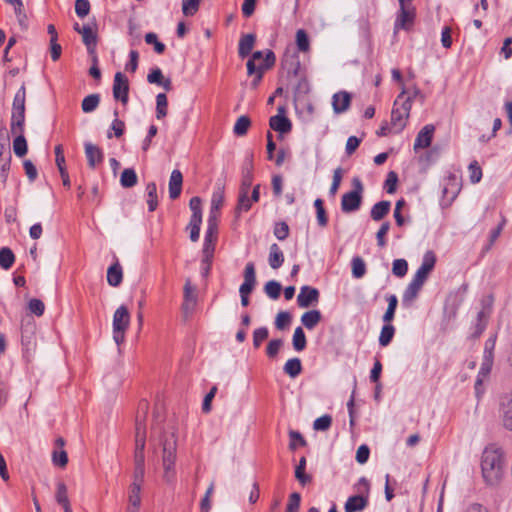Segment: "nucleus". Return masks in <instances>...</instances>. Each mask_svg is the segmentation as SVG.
I'll return each mask as SVG.
<instances>
[{"label": "nucleus", "mask_w": 512, "mask_h": 512, "mask_svg": "<svg viewBox=\"0 0 512 512\" xmlns=\"http://www.w3.org/2000/svg\"><path fill=\"white\" fill-rule=\"evenodd\" d=\"M182 183V173L177 169L173 170L169 179V196L171 199H176L180 196Z\"/></svg>", "instance_id": "nucleus-23"}, {"label": "nucleus", "mask_w": 512, "mask_h": 512, "mask_svg": "<svg viewBox=\"0 0 512 512\" xmlns=\"http://www.w3.org/2000/svg\"><path fill=\"white\" fill-rule=\"evenodd\" d=\"M99 94H90L82 100L81 108L84 113H91L99 106Z\"/></svg>", "instance_id": "nucleus-34"}, {"label": "nucleus", "mask_w": 512, "mask_h": 512, "mask_svg": "<svg viewBox=\"0 0 512 512\" xmlns=\"http://www.w3.org/2000/svg\"><path fill=\"white\" fill-rule=\"evenodd\" d=\"M25 121V110H12L11 119V132L13 134L23 133V126Z\"/></svg>", "instance_id": "nucleus-30"}, {"label": "nucleus", "mask_w": 512, "mask_h": 512, "mask_svg": "<svg viewBox=\"0 0 512 512\" xmlns=\"http://www.w3.org/2000/svg\"><path fill=\"white\" fill-rule=\"evenodd\" d=\"M90 11V3L88 0H76L75 2V12L76 14L83 18L89 14Z\"/></svg>", "instance_id": "nucleus-60"}, {"label": "nucleus", "mask_w": 512, "mask_h": 512, "mask_svg": "<svg viewBox=\"0 0 512 512\" xmlns=\"http://www.w3.org/2000/svg\"><path fill=\"white\" fill-rule=\"evenodd\" d=\"M314 206L316 208L318 224L322 227H325L327 225L328 219L323 206V201L321 199H316L314 202Z\"/></svg>", "instance_id": "nucleus-54"}, {"label": "nucleus", "mask_w": 512, "mask_h": 512, "mask_svg": "<svg viewBox=\"0 0 512 512\" xmlns=\"http://www.w3.org/2000/svg\"><path fill=\"white\" fill-rule=\"evenodd\" d=\"M366 272V266L362 258L354 257L352 259V274L355 278H361Z\"/></svg>", "instance_id": "nucleus-51"}, {"label": "nucleus", "mask_w": 512, "mask_h": 512, "mask_svg": "<svg viewBox=\"0 0 512 512\" xmlns=\"http://www.w3.org/2000/svg\"><path fill=\"white\" fill-rule=\"evenodd\" d=\"M264 291L272 299H277L280 296L281 285L275 280L268 281L265 284Z\"/></svg>", "instance_id": "nucleus-50"}, {"label": "nucleus", "mask_w": 512, "mask_h": 512, "mask_svg": "<svg viewBox=\"0 0 512 512\" xmlns=\"http://www.w3.org/2000/svg\"><path fill=\"white\" fill-rule=\"evenodd\" d=\"M168 113V101L167 96L164 93H159L156 96V118L162 119L166 117Z\"/></svg>", "instance_id": "nucleus-37"}, {"label": "nucleus", "mask_w": 512, "mask_h": 512, "mask_svg": "<svg viewBox=\"0 0 512 512\" xmlns=\"http://www.w3.org/2000/svg\"><path fill=\"white\" fill-rule=\"evenodd\" d=\"M394 332H395V329L392 325L388 324V325H384L382 327V330H381V333H380V337H379V343L381 346H387L393 336H394Z\"/></svg>", "instance_id": "nucleus-48"}, {"label": "nucleus", "mask_w": 512, "mask_h": 512, "mask_svg": "<svg viewBox=\"0 0 512 512\" xmlns=\"http://www.w3.org/2000/svg\"><path fill=\"white\" fill-rule=\"evenodd\" d=\"M145 443L146 427L145 424L137 417L135 427L133 482L130 485H136L139 487L143 486L145 478Z\"/></svg>", "instance_id": "nucleus-3"}, {"label": "nucleus", "mask_w": 512, "mask_h": 512, "mask_svg": "<svg viewBox=\"0 0 512 512\" xmlns=\"http://www.w3.org/2000/svg\"><path fill=\"white\" fill-rule=\"evenodd\" d=\"M492 307V299L489 298L487 303L483 305L482 309L478 312L477 315V324H476V336H479L485 329L487 320L491 313Z\"/></svg>", "instance_id": "nucleus-24"}, {"label": "nucleus", "mask_w": 512, "mask_h": 512, "mask_svg": "<svg viewBox=\"0 0 512 512\" xmlns=\"http://www.w3.org/2000/svg\"><path fill=\"white\" fill-rule=\"evenodd\" d=\"M29 310L37 315L42 316L45 310V305L40 299L33 298L28 303Z\"/></svg>", "instance_id": "nucleus-61"}, {"label": "nucleus", "mask_w": 512, "mask_h": 512, "mask_svg": "<svg viewBox=\"0 0 512 512\" xmlns=\"http://www.w3.org/2000/svg\"><path fill=\"white\" fill-rule=\"evenodd\" d=\"M296 44L301 52H307L310 49V42L307 33L303 29L296 32Z\"/></svg>", "instance_id": "nucleus-46"}, {"label": "nucleus", "mask_w": 512, "mask_h": 512, "mask_svg": "<svg viewBox=\"0 0 512 512\" xmlns=\"http://www.w3.org/2000/svg\"><path fill=\"white\" fill-rule=\"evenodd\" d=\"M202 200L200 197L195 196L190 199L189 207L192 211L191 217H202Z\"/></svg>", "instance_id": "nucleus-62"}, {"label": "nucleus", "mask_w": 512, "mask_h": 512, "mask_svg": "<svg viewBox=\"0 0 512 512\" xmlns=\"http://www.w3.org/2000/svg\"><path fill=\"white\" fill-rule=\"evenodd\" d=\"M218 235V221L207 219V229L205 232L204 242L216 243Z\"/></svg>", "instance_id": "nucleus-45"}, {"label": "nucleus", "mask_w": 512, "mask_h": 512, "mask_svg": "<svg viewBox=\"0 0 512 512\" xmlns=\"http://www.w3.org/2000/svg\"><path fill=\"white\" fill-rule=\"evenodd\" d=\"M145 41L147 44L154 45V49L158 54H161L164 52L165 45L162 42L158 41L157 35L155 33H152V32L147 33L145 35Z\"/></svg>", "instance_id": "nucleus-58"}, {"label": "nucleus", "mask_w": 512, "mask_h": 512, "mask_svg": "<svg viewBox=\"0 0 512 512\" xmlns=\"http://www.w3.org/2000/svg\"><path fill=\"white\" fill-rule=\"evenodd\" d=\"M408 271V264L407 261L404 259H397L394 260L393 266H392V272L394 275L398 277H403L406 275Z\"/></svg>", "instance_id": "nucleus-55"}, {"label": "nucleus", "mask_w": 512, "mask_h": 512, "mask_svg": "<svg viewBox=\"0 0 512 512\" xmlns=\"http://www.w3.org/2000/svg\"><path fill=\"white\" fill-rule=\"evenodd\" d=\"M52 462L55 466H58L60 468L66 467L68 463V456L65 450H55L52 453Z\"/></svg>", "instance_id": "nucleus-53"}, {"label": "nucleus", "mask_w": 512, "mask_h": 512, "mask_svg": "<svg viewBox=\"0 0 512 512\" xmlns=\"http://www.w3.org/2000/svg\"><path fill=\"white\" fill-rule=\"evenodd\" d=\"M319 300V292L316 288L303 286L297 296V303L301 308H308Z\"/></svg>", "instance_id": "nucleus-16"}, {"label": "nucleus", "mask_w": 512, "mask_h": 512, "mask_svg": "<svg viewBox=\"0 0 512 512\" xmlns=\"http://www.w3.org/2000/svg\"><path fill=\"white\" fill-rule=\"evenodd\" d=\"M129 81L128 78L121 72H117L114 76L113 82V97L121 101L123 104L128 102Z\"/></svg>", "instance_id": "nucleus-11"}, {"label": "nucleus", "mask_w": 512, "mask_h": 512, "mask_svg": "<svg viewBox=\"0 0 512 512\" xmlns=\"http://www.w3.org/2000/svg\"><path fill=\"white\" fill-rule=\"evenodd\" d=\"M17 137L13 141V150L16 156L23 157L27 153V142L23 133H16Z\"/></svg>", "instance_id": "nucleus-43"}, {"label": "nucleus", "mask_w": 512, "mask_h": 512, "mask_svg": "<svg viewBox=\"0 0 512 512\" xmlns=\"http://www.w3.org/2000/svg\"><path fill=\"white\" fill-rule=\"evenodd\" d=\"M147 192V204L149 211H154L157 208L158 200H157V187L154 182L148 183L146 186Z\"/></svg>", "instance_id": "nucleus-39"}, {"label": "nucleus", "mask_w": 512, "mask_h": 512, "mask_svg": "<svg viewBox=\"0 0 512 512\" xmlns=\"http://www.w3.org/2000/svg\"><path fill=\"white\" fill-rule=\"evenodd\" d=\"M85 155L87 157L88 165L90 168H95L103 161L102 150L90 142L85 143Z\"/></svg>", "instance_id": "nucleus-21"}, {"label": "nucleus", "mask_w": 512, "mask_h": 512, "mask_svg": "<svg viewBox=\"0 0 512 512\" xmlns=\"http://www.w3.org/2000/svg\"><path fill=\"white\" fill-rule=\"evenodd\" d=\"M25 100H26V89H25V86L22 85L20 87V89L15 94L12 110H16V111L25 110Z\"/></svg>", "instance_id": "nucleus-47"}, {"label": "nucleus", "mask_w": 512, "mask_h": 512, "mask_svg": "<svg viewBox=\"0 0 512 512\" xmlns=\"http://www.w3.org/2000/svg\"><path fill=\"white\" fill-rule=\"evenodd\" d=\"M142 487L130 485L125 512H140Z\"/></svg>", "instance_id": "nucleus-18"}, {"label": "nucleus", "mask_w": 512, "mask_h": 512, "mask_svg": "<svg viewBox=\"0 0 512 512\" xmlns=\"http://www.w3.org/2000/svg\"><path fill=\"white\" fill-rule=\"evenodd\" d=\"M389 201H380L376 203L371 209V218L375 221H380L390 210Z\"/></svg>", "instance_id": "nucleus-33"}, {"label": "nucleus", "mask_w": 512, "mask_h": 512, "mask_svg": "<svg viewBox=\"0 0 512 512\" xmlns=\"http://www.w3.org/2000/svg\"><path fill=\"white\" fill-rule=\"evenodd\" d=\"M15 261V256L13 251L8 247H3L0 249V266L8 270L12 267Z\"/></svg>", "instance_id": "nucleus-35"}, {"label": "nucleus", "mask_w": 512, "mask_h": 512, "mask_svg": "<svg viewBox=\"0 0 512 512\" xmlns=\"http://www.w3.org/2000/svg\"><path fill=\"white\" fill-rule=\"evenodd\" d=\"M321 317L319 310H310L301 316V322L307 329L312 330L321 321Z\"/></svg>", "instance_id": "nucleus-29"}, {"label": "nucleus", "mask_w": 512, "mask_h": 512, "mask_svg": "<svg viewBox=\"0 0 512 512\" xmlns=\"http://www.w3.org/2000/svg\"><path fill=\"white\" fill-rule=\"evenodd\" d=\"M120 183L125 188L135 186L137 183L136 172L131 168L124 169L121 174Z\"/></svg>", "instance_id": "nucleus-40"}, {"label": "nucleus", "mask_w": 512, "mask_h": 512, "mask_svg": "<svg viewBox=\"0 0 512 512\" xmlns=\"http://www.w3.org/2000/svg\"><path fill=\"white\" fill-rule=\"evenodd\" d=\"M469 179L471 183L476 184L480 182L482 178V169L477 161H472L468 167Z\"/></svg>", "instance_id": "nucleus-52"}, {"label": "nucleus", "mask_w": 512, "mask_h": 512, "mask_svg": "<svg viewBox=\"0 0 512 512\" xmlns=\"http://www.w3.org/2000/svg\"><path fill=\"white\" fill-rule=\"evenodd\" d=\"M255 43V36L253 34L244 35L239 42V55L244 58L250 54Z\"/></svg>", "instance_id": "nucleus-31"}, {"label": "nucleus", "mask_w": 512, "mask_h": 512, "mask_svg": "<svg viewBox=\"0 0 512 512\" xmlns=\"http://www.w3.org/2000/svg\"><path fill=\"white\" fill-rule=\"evenodd\" d=\"M284 107H278V114L272 116L269 120L271 129L281 134H287L292 129L291 121L284 115Z\"/></svg>", "instance_id": "nucleus-15"}, {"label": "nucleus", "mask_w": 512, "mask_h": 512, "mask_svg": "<svg viewBox=\"0 0 512 512\" xmlns=\"http://www.w3.org/2000/svg\"><path fill=\"white\" fill-rule=\"evenodd\" d=\"M406 89H402L394 102V107L391 113V129L394 133L401 132L406 124L410 115L412 107V97L405 96Z\"/></svg>", "instance_id": "nucleus-4"}, {"label": "nucleus", "mask_w": 512, "mask_h": 512, "mask_svg": "<svg viewBox=\"0 0 512 512\" xmlns=\"http://www.w3.org/2000/svg\"><path fill=\"white\" fill-rule=\"evenodd\" d=\"M269 265L272 269H278L284 262V255L277 244H272L269 251Z\"/></svg>", "instance_id": "nucleus-28"}, {"label": "nucleus", "mask_w": 512, "mask_h": 512, "mask_svg": "<svg viewBox=\"0 0 512 512\" xmlns=\"http://www.w3.org/2000/svg\"><path fill=\"white\" fill-rule=\"evenodd\" d=\"M400 11L395 21V29H408L412 26L415 17V8L412 1L398 0Z\"/></svg>", "instance_id": "nucleus-9"}, {"label": "nucleus", "mask_w": 512, "mask_h": 512, "mask_svg": "<svg viewBox=\"0 0 512 512\" xmlns=\"http://www.w3.org/2000/svg\"><path fill=\"white\" fill-rule=\"evenodd\" d=\"M123 279V272L120 264L116 262L111 265L107 271V282L112 287H117L121 284Z\"/></svg>", "instance_id": "nucleus-27"}, {"label": "nucleus", "mask_w": 512, "mask_h": 512, "mask_svg": "<svg viewBox=\"0 0 512 512\" xmlns=\"http://www.w3.org/2000/svg\"><path fill=\"white\" fill-rule=\"evenodd\" d=\"M256 284L255 267L252 262L246 264L244 270V282L239 288L240 294L249 295Z\"/></svg>", "instance_id": "nucleus-17"}, {"label": "nucleus", "mask_w": 512, "mask_h": 512, "mask_svg": "<svg viewBox=\"0 0 512 512\" xmlns=\"http://www.w3.org/2000/svg\"><path fill=\"white\" fill-rule=\"evenodd\" d=\"M302 365L299 358L289 359L284 365V372L291 378H295L301 373Z\"/></svg>", "instance_id": "nucleus-36"}, {"label": "nucleus", "mask_w": 512, "mask_h": 512, "mask_svg": "<svg viewBox=\"0 0 512 512\" xmlns=\"http://www.w3.org/2000/svg\"><path fill=\"white\" fill-rule=\"evenodd\" d=\"M131 315L125 305H120L113 314L112 337L117 346L125 342L126 332L130 326Z\"/></svg>", "instance_id": "nucleus-5"}, {"label": "nucleus", "mask_w": 512, "mask_h": 512, "mask_svg": "<svg viewBox=\"0 0 512 512\" xmlns=\"http://www.w3.org/2000/svg\"><path fill=\"white\" fill-rule=\"evenodd\" d=\"M74 29L81 35L82 41L87 47L88 53L90 55H94L97 44V32L95 26L86 24L80 27L79 24L76 23L74 25Z\"/></svg>", "instance_id": "nucleus-10"}, {"label": "nucleus", "mask_w": 512, "mask_h": 512, "mask_svg": "<svg viewBox=\"0 0 512 512\" xmlns=\"http://www.w3.org/2000/svg\"><path fill=\"white\" fill-rule=\"evenodd\" d=\"M289 227L285 222H279L275 225L274 235L279 240H284L288 237Z\"/></svg>", "instance_id": "nucleus-63"}, {"label": "nucleus", "mask_w": 512, "mask_h": 512, "mask_svg": "<svg viewBox=\"0 0 512 512\" xmlns=\"http://www.w3.org/2000/svg\"><path fill=\"white\" fill-rule=\"evenodd\" d=\"M201 0H182V12L185 16H193L199 9Z\"/></svg>", "instance_id": "nucleus-49"}, {"label": "nucleus", "mask_w": 512, "mask_h": 512, "mask_svg": "<svg viewBox=\"0 0 512 512\" xmlns=\"http://www.w3.org/2000/svg\"><path fill=\"white\" fill-rule=\"evenodd\" d=\"M202 224V217H191L189 224L187 226V230L190 233V240L192 242H197L200 236V226Z\"/></svg>", "instance_id": "nucleus-38"}, {"label": "nucleus", "mask_w": 512, "mask_h": 512, "mask_svg": "<svg viewBox=\"0 0 512 512\" xmlns=\"http://www.w3.org/2000/svg\"><path fill=\"white\" fill-rule=\"evenodd\" d=\"M506 463L502 450L496 446L486 447L481 456V473L484 482L497 486L505 474Z\"/></svg>", "instance_id": "nucleus-1"}, {"label": "nucleus", "mask_w": 512, "mask_h": 512, "mask_svg": "<svg viewBox=\"0 0 512 512\" xmlns=\"http://www.w3.org/2000/svg\"><path fill=\"white\" fill-rule=\"evenodd\" d=\"M55 499L56 502L62 506L64 512L72 511L70 501L68 498V490L65 483L59 482L57 484Z\"/></svg>", "instance_id": "nucleus-26"}, {"label": "nucleus", "mask_w": 512, "mask_h": 512, "mask_svg": "<svg viewBox=\"0 0 512 512\" xmlns=\"http://www.w3.org/2000/svg\"><path fill=\"white\" fill-rule=\"evenodd\" d=\"M306 458L302 457L295 469V477L302 485H306L311 481V476L305 473Z\"/></svg>", "instance_id": "nucleus-42"}, {"label": "nucleus", "mask_w": 512, "mask_h": 512, "mask_svg": "<svg viewBox=\"0 0 512 512\" xmlns=\"http://www.w3.org/2000/svg\"><path fill=\"white\" fill-rule=\"evenodd\" d=\"M358 490L365 492L366 495H355L348 498L345 503V512H359L365 509L368 503V492H369V482L366 478L362 477L358 481Z\"/></svg>", "instance_id": "nucleus-7"}, {"label": "nucleus", "mask_w": 512, "mask_h": 512, "mask_svg": "<svg viewBox=\"0 0 512 512\" xmlns=\"http://www.w3.org/2000/svg\"><path fill=\"white\" fill-rule=\"evenodd\" d=\"M274 63H275L274 53L271 50H267L263 62L258 65L256 77L251 83L253 88H256L258 83L261 81L264 70L272 67L274 65Z\"/></svg>", "instance_id": "nucleus-25"}, {"label": "nucleus", "mask_w": 512, "mask_h": 512, "mask_svg": "<svg viewBox=\"0 0 512 512\" xmlns=\"http://www.w3.org/2000/svg\"><path fill=\"white\" fill-rule=\"evenodd\" d=\"M268 329L261 327L253 332V345L255 348L260 347L261 343L268 338Z\"/></svg>", "instance_id": "nucleus-59"}, {"label": "nucleus", "mask_w": 512, "mask_h": 512, "mask_svg": "<svg viewBox=\"0 0 512 512\" xmlns=\"http://www.w3.org/2000/svg\"><path fill=\"white\" fill-rule=\"evenodd\" d=\"M250 124H251V121L247 116H245V115L240 116L234 125V128H233L234 134L237 136L245 135L250 127Z\"/></svg>", "instance_id": "nucleus-44"}, {"label": "nucleus", "mask_w": 512, "mask_h": 512, "mask_svg": "<svg viewBox=\"0 0 512 512\" xmlns=\"http://www.w3.org/2000/svg\"><path fill=\"white\" fill-rule=\"evenodd\" d=\"M225 189L223 185H219L212 194L211 205L208 220L218 221L220 216V209L224 204Z\"/></svg>", "instance_id": "nucleus-13"}, {"label": "nucleus", "mask_w": 512, "mask_h": 512, "mask_svg": "<svg viewBox=\"0 0 512 512\" xmlns=\"http://www.w3.org/2000/svg\"><path fill=\"white\" fill-rule=\"evenodd\" d=\"M332 418L329 415H323L317 418L313 423V428L317 431H326L330 428Z\"/></svg>", "instance_id": "nucleus-57"}, {"label": "nucleus", "mask_w": 512, "mask_h": 512, "mask_svg": "<svg viewBox=\"0 0 512 512\" xmlns=\"http://www.w3.org/2000/svg\"><path fill=\"white\" fill-rule=\"evenodd\" d=\"M354 190L343 194L341 209L344 213L354 212L359 209L362 202L363 185L359 178L352 180Z\"/></svg>", "instance_id": "nucleus-6"}, {"label": "nucleus", "mask_w": 512, "mask_h": 512, "mask_svg": "<svg viewBox=\"0 0 512 512\" xmlns=\"http://www.w3.org/2000/svg\"><path fill=\"white\" fill-rule=\"evenodd\" d=\"M350 104L351 95L346 91L337 92L332 97V107L336 114L347 111Z\"/></svg>", "instance_id": "nucleus-20"}, {"label": "nucleus", "mask_w": 512, "mask_h": 512, "mask_svg": "<svg viewBox=\"0 0 512 512\" xmlns=\"http://www.w3.org/2000/svg\"><path fill=\"white\" fill-rule=\"evenodd\" d=\"M495 347V339L490 338L486 341L485 350L483 353V359L481 363V368L476 379L475 388L478 390V387L482 384L483 380L487 378L489 375L492 365H493V350Z\"/></svg>", "instance_id": "nucleus-8"}, {"label": "nucleus", "mask_w": 512, "mask_h": 512, "mask_svg": "<svg viewBox=\"0 0 512 512\" xmlns=\"http://www.w3.org/2000/svg\"><path fill=\"white\" fill-rule=\"evenodd\" d=\"M291 322V315L289 312L281 311L277 314L275 319V326L279 330L285 329Z\"/></svg>", "instance_id": "nucleus-56"}, {"label": "nucleus", "mask_w": 512, "mask_h": 512, "mask_svg": "<svg viewBox=\"0 0 512 512\" xmlns=\"http://www.w3.org/2000/svg\"><path fill=\"white\" fill-rule=\"evenodd\" d=\"M499 415L503 426L512 431V391L500 398Z\"/></svg>", "instance_id": "nucleus-12"}, {"label": "nucleus", "mask_w": 512, "mask_h": 512, "mask_svg": "<svg viewBox=\"0 0 512 512\" xmlns=\"http://www.w3.org/2000/svg\"><path fill=\"white\" fill-rule=\"evenodd\" d=\"M162 479L173 486L176 481L177 437L174 432L165 433L162 441Z\"/></svg>", "instance_id": "nucleus-2"}, {"label": "nucleus", "mask_w": 512, "mask_h": 512, "mask_svg": "<svg viewBox=\"0 0 512 512\" xmlns=\"http://www.w3.org/2000/svg\"><path fill=\"white\" fill-rule=\"evenodd\" d=\"M248 191L249 190H247V189H240L238 204L236 207L237 216L241 212H247L251 208L252 204L254 203V201L250 197H248Z\"/></svg>", "instance_id": "nucleus-32"}, {"label": "nucleus", "mask_w": 512, "mask_h": 512, "mask_svg": "<svg viewBox=\"0 0 512 512\" xmlns=\"http://www.w3.org/2000/svg\"><path fill=\"white\" fill-rule=\"evenodd\" d=\"M434 129L433 125L428 124L420 130L415 139L414 150L424 149L430 146Z\"/></svg>", "instance_id": "nucleus-19"}, {"label": "nucleus", "mask_w": 512, "mask_h": 512, "mask_svg": "<svg viewBox=\"0 0 512 512\" xmlns=\"http://www.w3.org/2000/svg\"><path fill=\"white\" fill-rule=\"evenodd\" d=\"M300 499L301 498L299 493H292L289 497L286 512H298L300 506Z\"/></svg>", "instance_id": "nucleus-64"}, {"label": "nucleus", "mask_w": 512, "mask_h": 512, "mask_svg": "<svg viewBox=\"0 0 512 512\" xmlns=\"http://www.w3.org/2000/svg\"><path fill=\"white\" fill-rule=\"evenodd\" d=\"M461 190V183L456 175H449L444 182L443 198L447 204H451Z\"/></svg>", "instance_id": "nucleus-14"}, {"label": "nucleus", "mask_w": 512, "mask_h": 512, "mask_svg": "<svg viewBox=\"0 0 512 512\" xmlns=\"http://www.w3.org/2000/svg\"><path fill=\"white\" fill-rule=\"evenodd\" d=\"M293 348L296 351H302L306 347V336L301 327H297L294 331L293 338H292Z\"/></svg>", "instance_id": "nucleus-41"}, {"label": "nucleus", "mask_w": 512, "mask_h": 512, "mask_svg": "<svg viewBox=\"0 0 512 512\" xmlns=\"http://www.w3.org/2000/svg\"><path fill=\"white\" fill-rule=\"evenodd\" d=\"M197 301V296L195 294V289L191 285L190 280H187L184 285V302L182 304V309L185 313L191 312Z\"/></svg>", "instance_id": "nucleus-22"}]
</instances>
